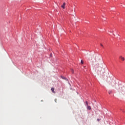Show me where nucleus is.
Wrapping results in <instances>:
<instances>
[{"label":"nucleus","instance_id":"f257e3e1","mask_svg":"<svg viewBox=\"0 0 125 125\" xmlns=\"http://www.w3.org/2000/svg\"><path fill=\"white\" fill-rule=\"evenodd\" d=\"M117 90L118 91V92H120L123 95H125V89L123 88L122 87H119V89H117Z\"/></svg>","mask_w":125,"mask_h":125},{"label":"nucleus","instance_id":"f03ea898","mask_svg":"<svg viewBox=\"0 0 125 125\" xmlns=\"http://www.w3.org/2000/svg\"><path fill=\"white\" fill-rule=\"evenodd\" d=\"M120 59H121V60H122V61H125V57H122V56H120L119 57Z\"/></svg>","mask_w":125,"mask_h":125},{"label":"nucleus","instance_id":"7ed1b4c3","mask_svg":"<svg viewBox=\"0 0 125 125\" xmlns=\"http://www.w3.org/2000/svg\"><path fill=\"white\" fill-rule=\"evenodd\" d=\"M65 5H66V3L64 2L63 4L62 5V8L65 9Z\"/></svg>","mask_w":125,"mask_h":125},{"label":"nucleus","instance_id":"20e7f679","mask_svg":"<svg viewBox=\"0 0 125 125\" xmlns=\"http://www.w3.org/2000/svg\"><path fill=\"white\" fill-rule=\"evenodd\" d=\"M51 90H52L53 93H55V91H54V88H52Z\"/></svg>","mask_w":125,"mask_h":125},{"label":"nucleus","instance_id":"39448f33","mask_svg":"<svg viewBox=\"0 0 125 125\" xmlns=\"http://www.w3.org/2000/svg\"><path fill=\"white\" fill-rule=\"evenodd\" d=\"M112 92H113V91H112V90H109L108 91L109 94H112Z\"/></svg>","mask_w":125,"mask_h":125},{"label":"nucleus","instance_id":"423d86ee","mask_svg":"<svg viewBox=\"0 0 125 125\" xmlns=\"http://www.w3.org/2000/svg\"><path fill=\"white\" fill-rule=\"evenodd\" d=\"M87 109L88 110H91V107H90V106L87 105Z\"/></svg>","mask_w":125,"mask_h":125},{"label":"nucleus","instance_id":"0eeeda50","mask_svg":"<svg viewBox=\"0 0 125 125\" xmlns=\"http://www.w3.org/2000/svg\"><path fill=\"white\" fill-rule=\"evenodd\" d=\"M61 78H62L63 80H66V78H65V77L61 76Z\"/></svg>","mask_w":125,"mask_h":125},{"label":"nucleus","instance_id":"6e6552de","mask_svg":"<svg viewBox=\"0 0 125 125\" xmlns=\"http://www.w3.org/2000/svg\"><path fill=\"white\" fill-rule=\"evenodd\" d=\"M85 104H86L87 105V106H88V102L87 101H86V102H85Z\"/></svg>","mask_w":125,"mask_h":125},{"label":"nucleus","instance_id":"1a4fd4ad","mask_svg":"<svg viewBox=\"0 0 125 125\" xmlns=\"http://www.w3.org/2000/svg\"><path fill=\"white\" fill-rule=\"evenodd\" d=\"M100 45H101V46H102V47H103V48H104V46L103 45V44H100Z\"/></svg>","mask_w":125,"mask_h":125},{"label":"nucleus","instance_id":"9d476101","mask_svg":"<svg viewBox=\"0 0 125 125\" xmlns=\"http://www.w3.org/2000/svg\"><path fill=\"white\" fill-rule=\"evenodd\" d=\"M81 64H83V61L81 60Z\"/></svg>","mask_w":125,"mask_h":125},{"label":"nucleus","instance_id":"9b49d317","mask_svg":"<svg viewBox=\"0 0 125 125\" xmlns=\"http://www.w3.org/2000/svg\"><path fill=\"white\" fill-rule=\"evenodd\" d=\"M71 72H72V74H74V70L71 69Z\"/></svg>","mask_w":125,"mask_h":125},{"label":"nucleus","instance_id":"f8f14e48","mask_svg":"<svg viewBox=\"0 0 125 125\" xmlns=\"http://www.w3.org/2000/svg\"><path fill=\"white\" fill-rule=\"evenodd\" d=\"M100 120H101V119H97V121H98V122H100Z\"/></svg>","mask_w":125,"mask_h":125},{"label":"nucleus","instance_id":"ddd939ff","mask_svg":"<svg viewBox=\"0 0 125 125\" xmlns=\"http://www.w3.org/2000/svg\"><path fill=\"white\" fill-rule=\"evenodd\" d=\"M55 101L56 103H57V100L56 99L55 100Z\"/></svg>","mask_w":125,"mask_h":125},{"label":"nucleus","instance_id":"4468645a","mask_svg":"<svg viewBox=\"0 0 125 125\" xmlns=\"http://www.w3.org/2000/svg\"><path fill=\"white\" fill-rule=\"evenodd\" d=\"M108 32H110V33H113V31H108Z\"/></svg>","mask_w":125,"mask_h":125}]
</instances>
